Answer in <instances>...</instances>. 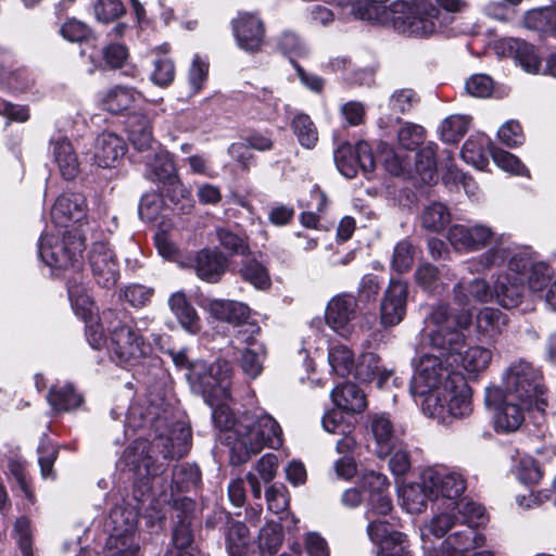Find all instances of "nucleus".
<instances>
[{
  "label": "nucleus",
  "instance_id": "nucleus-54",
  "mask_svg": "<svg viewBox=\"0 0 556 556\" xmlns=\"http://www.w3.org/2000/svg\"><path fill=\"white\" fill-rule=\"evenodd\" d=\"M450 219L447 207L437 202L428 205L421 216L422 226L432 231L442 230Z\"/></svg>",
  "mask_w": 556,
  "mask_h": 556
},
{
  "label": "nucleus",
  "instance_id": "nucleus-44",
  "mask_svg": "<svg viewBox=\"0 0 556 556\" xmlns=\"http://www.w3.org/2000/svg\"><path fill=\"white\" fill-rule=\"evenodd\" d=\"M291 128L303 148H315L318 141V130L308 115L296 114L292 119Z\"/></svg>",
  "mask_w": 556,
  "mask_h": 556
},
{
  "label": "nucleus",
  "instance_id": "nucleus-29",
  "mask_svg": "<svg viewBox=\"0 0 556 556\" xmlns=\"http://www.w3.org/2000/svg\"><path fill=\"white\" fill-rule=\"evenodd\" d=\"M227 268V258L222 252L203 249L194 260L197 276L203 281L216 283L220 280Z\"/></svg>",
  "mask_w": 556,
  "mask_h": 556
},
{
  "label": "nucleus",
  "instance_id": "nucleus-15",
  "mask_svg": "<svg viewBox=\"0 0 556 556\" xmlns=\"http://www.w3.org/2000/svg\"><path fill=\"white\" fill-rule=\"evenodd\" d=\"M124 514L125 510L121 507L114 508L110 514L115 527L106 540L104 556H140L139 540L134 531L135 518L129 511L123 528L118 523V518Z\"/></svg>",
  "mask_w": 556,
  "mask_h": 556
},
{
  "label": "nucleus",
  "instance_id": "nucleus-51",
  "mask_svg": "<svg viewBox=\"0 0 556 556\" xmlns=\"http://www.w3.org/2000/svg\"><path fill=\"white\" fill-rule=\"evenodd\" d=\"M116 312L105 311L99 317L100 323H93L92 319L86 323V337L93 349H100L104 344V329L109 331L110 323H115Z\"/></svg>",
  "mask_w": 556,
  "mask_h": 556
},
{
  "label": "nucleus",
  "instance_id": "nucleus-61",
  "mask_svg": "<svg viewBox=\"0 0 556 556\" xmlns=\"http://www.w3.org/2000/svg\"><path fill=\"white\" fill-rule=\"evenodd\" d=\"M265 497L268 510L274 514H281L289 506V493L281 483L270 485L265 492Z\"/></svg>",
  "mask_w": 556,
  "mask_h": 556
},
{
  "label": "nucleus",
  "instance_id": "nucleus-36",
  "mask_svg": "<svg viewBox=\"0 0 556 556\" xmlns=\"http://www.w3.org/2000/svg\"><path fill=\"white\" fill-rule=\"evenodd\" d=\"M455 299L457 303L464 307L473 303H488L493 298V287L491 288L485 279L476 278L467 286L457 283L454 288Z\"/></svg>",
  "mask_w": 556,
  "mask_h": 556
},
{
  "label": "nucleus",
  "instance_id": "nucleus-28",
  "mask_svg": "<svg viewBox=\"0 0 556 556\" xmlns=\"http://www.w3.org/2000/svg\"><path fill=\"white\" fill-rule=\"evenodd\" d=\"M387 0H352L349 5L352 7V13L355 17L375 22L383 25H390L395 28L394 2L387 7Z\"/></svg>",
  "mask_w": 556,
  "mask_h": 556
},
{
  "label": "nucleus",
  "instance_id": "nucleus-38",
  "mask_svg": "<svg viewBox=\"0 0 556 556\" xmlns=\"http://www.w3.org/2000/svg\"><path fill=\"white\" fill-rule=\"evenodd\" d=\"M509 54H513L520 66L529 74H538L541 68V58L533 45L523 40L509 38L504 41Z\"/></svg>",
  "mask_w": 556,
  "mask_h": 556
},
{
  "label": "nucleus",
  "instance_id": "nucleus-8",
  "mask_svg": "<svg viewBox=\"0 0 556 556\" xmlns=\"http://www.w3.org/2000/svg\"><path fill=\"white\" fill-rule=\"evenodd\" d=\"M231 375L230 363L217 359L212 364L192 362L186 377L192 392L202 395L210 406H214L217 401L228 400Z\"/></svg>",
  "mask_w": 556,
  "mask_h": 556
},
{
  "label": "nucleus",
  "instance_id": "nucleus-12",
  "mask_svg": "<svg viewBox=\"0 0 556 556\" xmlns=\"http://www.w3.org/2000/svg\"><path fill=\"white\" fill-rule=\"evenodd\" d=\"M455 372L448 370L442 359L433 354H422L415 365L410 391L414 395L426 396L443 389Z\"/></svg>",
  "mask_w": 556,
  "mask_h": 556
},
{
  "label": "nucleus",
  "instance_id": "nucleus-48",
  "mask_svg": "<svg viewBox=\"0 0 556 556\" xmlns=\"http://www.w3.org/2000/svg\"><path fill=\"white\" fill-rule=\"evenodd\" d=\"M265 358L266 349L264 345L245 348L241 354L240 366L249 378L255 379L264 369Z\"/></svg>",
  "mask_w": 556,
  "mask_h": 556
},
{
  "label": "nucleus",
  "instance_id": "nucleus-18",
  "mask_svg": "<svg viewBox=\"0 0 556 556\" xmlns=\"http://www.w3.org/2000/svg\"><path fill=\"white\" fill-rule=\"evenodd\" d=\"M374 516L368 520L367 534L372 543L379 546L378 556H402L408 551L406 535L392 530L391 526Z\"/></svg>",
  "mask_w": 556,
  "mask_h": 556
},
{
  "label": "nucleus",
  "instance_id": "nucleus-50",
  "mask_svg": "<svg viewBox=\"0 0 556 556\" xmlns=\"http://www.w3.org/2000/svg\"><path fill=\"white\" fill-rule=\"evenodd\" d=\"M378 157L386 170L394 176L401 175L408 165L406 155L402 152L395 151L386 142H380L378 144Z\"/></svg>",
  "mask_w": 556,
  "mask_h": 556
},
{
  "label": "nucleus",
  "instance_id": "nucleus-37",
  "mask_svg": "<svg viewBox=\"0 0 556 556\" xmlns=\"http://www.w3.org/2000/svg\"><path fill=\"white\" fill-rule=\"evenodd\" d=\"M355 377L364 382L377 379V387L382 389L387 386L392 371L380 368V358L372 352L363 353L354 366Z\"/></svg>",
  "mask_w": 556,
  "mask_h": 556
},
{
  "label": "nucleus",
  "instance_id": "nucleus-46",
  "mask_svg": "<svg viewBox=\"0 0 556 556\" xmlns=\"http://www.w3.org/2000/svg\"><path fill=\"white\" fill-rule=\"evenodd\" d=\"M328 363L331 371L341 377L350 375L355 366L353 352L343 344L329 349Z\"/></svg>",
  "mask_w": 556,
  "mask_h": 556
},
{
  "label": "nucleus",
  "instance_id": "nucleus-42",
  "mask_svg": "<svg viewBox=\"0 0 556 556\" xmlns=\"http://www.w3.org/2000/svg\"><path fill=\"white\" fill-rule=\"evenodd\" d=\"M506 315L493 307H484L476 317L477 331L485 337L493 338L501 333L506 325Z\"/></svg>",
  "mask_w": 556,
  "mask_h": 556
},
{
  "label": "nucleus",
  "instance_id": "nucleus-32",
  "mask_svg": "<svg viewBox=\"0 0 556 556\" xmlns=\"http://www.w3.org/2000/svg\"><path fill=\"white\" fill-rule=\"evenodd\" d=\"M168 305L185 331L190 334H198L201 331V319L184 292L173 293Z\"/></svg>",
  "mask_w": 556,
  "mask_h": 556
},
{
  "label": "nucleus",
  "instance_id": "nucleus-5",
  "mask_svg": "<svg viewBox=\"0 0 556 556\" xmlns=\"http://www.w3.org/2000/svg\"><path fill=\"white\" fill-rule=\"evenodd\" d=\"M226 401L215 402L212 416L216 428L223 433L220 440L230 448V460L233 465L248 462L265 446H281V428L270 415L248 413L235 419Z\"/></svg>",
  "mask_w": 556,
  "mask_h": 556
},
{
  "label": "nucleus",
  "instance_id": "nucleus-59",
  "mask_svg": "<svg viewBox=\"0 0 556 556\" xmlns=\"http://www.w3.org/2000/svg\"><path fill=\"white\" fill-rule=\"evenodd\" d=\"M425 139V129L416 124L405 122L397 131L399 146L404 150L413 151Z\"/></svg>",
  "mask_w": 556,
  "mask_h": 556
},
{
  "label": "nucleus",
  "instance_id": "nucleus-40",
  "mask_svg": "<svg viewBox=\"0 0 556 556\" xmlns=\"http://www.w3.org/2000/svg\"><path fill=\"white\" fill-rule=\"evenodd\" d=\"M403 508L409 514H420L427 508L428 501H434L430 491L419 483H409L402 488L400 493Z\"/></svg>",
  "mask_w": 556,
  "mask_h": 556
},
{
  "label": "nucleus",
  "instance_id": "nucleus-9",
  "mask_svg": "<svg viewBox=\"0 0 556 556\" xmlns=\"http://www.w3.org/2000/svg\"><path fill=\"white\" fill-rule=\"evenodd\" d=\"M395 28L397 33L425 38L441 29L439 9L431 0H414L413 3L394 2Z\"/></svg>",
  "mask_w": 556,
  "mask_h": 556
},
{
  "label": "nucleus",
  "instance_id": "nucleus-20",
  "mask_svg": "<svg viewBox=\"0 0 556 556\" xmlns=\"http://www.w3.org/2000/svg\"><path fill=\"white\" fill-rule=\"evenodd\" d=\"M86 199L81 193L65 192L54 202L51 219L56 227L64 230L76 229L75 225L86 218Z\"/></svg>",
  "mask_w": 556,
  "mask_h": 556
},
{
  "label": "nucleus",
  "instance_id": "nucleus-56",
  "mask_svg": "<svg viewBox=\"0 0 556 556\" xmlns=\"http://www.w3.org/2000/svg\"><path fill=\"white\" fill-rule=\"evenodd\" d=\"M494 163L503 170L515 175H527L528 170L521 161L513 153L502 150L500 148H492L490 150Z\"/></svg>",
  "mask_w": 556,
  "mask_h": 556
},
{
  "label": "nucleus",
  "instance_id": "nucleus-58",
  "mask_svg": "<svg viewBox=\"0 0 556 556\" xmlns=\"http://www.w3.org/2000/svg\"><path fill=\"white\" fill-rule=\"evenodd\" d=\"M416 282L426 291L434 292L446 285L439 269L430 264L419 266L415 273Z\"/></svg>",
  "mask_w": 556,
  "mask_h": 556
},
{
  "label": "nucleus",
  "instance_id": "nucleus-39",
  "mask_svg": "<svg viewBox=\"0 0 556 556\" xmlns=\"http://www.w3.org/2000/svg\"><path fill=\"white\" fill-rule=\"evenodd\" d=\"M492 148L494 147L488 137L483 135L473 136L466 140L460 155L466 163L478 169H483L488 165V155Z\"/></svg>",
  "mask_w": 556,
  "mask_h": 556
},
{
  "label": "nucleus",
  "instance_id": "nucleus-31",
  "mask_svg": "<svg viewBox=\"0 0 556 556\" xmlns=\"http://www.w3.org/2000/svg\"><path fill=\"white\" fill-rule=\"evenodd\" d=\"M330 397L336 407L346 414L362 413L367 406L365 393L352 382L338 384Z\"/></svg>",
  "mask_w": 556,
  "mask_h": 556
},
{
  "label": "nucleus",
  "instance_id": "nucleus-6",
  "mask_svg": "<svg viewBox=\"0 0 556 556\" xmlns=\"http://www.w3.org/2000/svg\"><path fill=\"white\" fill-rule=\"evenodd\" d=\"M505 262L509 270L520 275L523 280L527 276L528 286L532 292H543L546 289L545 294H547L556 278V267L544 261L534 260L527 250L511 251L504 245H495L477 260H472L469 263V269L471 271L489 270ZM544 298L546 299V295Z\"/></svg>",
  "mask_w": 556,
  "mask_h": 556
},
{
  "label": "nucleus",
  "instance_id": "nucleus-13",
  "mask_svg": "<svg viewBox=\"0 0 556 556\" xmlns=\"http://www.w3.org/2000/svg\"><path fill=\"white\" fill-rule=\"evenodd\" d=\"M358 303L350 293H340L332 296L325 311V320L331 330L338 336L349 339L356 330Z\"/></svg>",
  "mask_w": 556,
  "mask_h": 556
},
{
  "label": "nucleus",
  "instance_id": "nucleus-62",
  "mask_svg": "<svg viewBox=\"0 0 556 556\" xmlns=\"http://www.w3.org/2000/svg\"><path fill=\"white\" fill-rule=\"evenodd\" d=\"M494 88L493 79L485 74H475L465 83L466 92L475 98H488Z\"/></svg>",
  "mask_w": 556,
  "mask_h": 556
},
{
  "label": "nucleus",
  "instance_id": "nucleus-21",
  "mask_svg": "<svg viewBox=\"0 0 556 556\" xmlns=\"http://www.w3.org/2000/svg\"><path fill=\"white\" fill-rule=\"evenodd\" d=\"M147 176L164 185H168L174 193L190 194L180 182L170 153L164 150L152 151L146 156Z\"/></svg>",
  "mask_w": 556,
  "mask_h": 556
},
{
  "label": "nucleus",
  "instance_id": "nucleus-26",
  "mask_svg": "<svg viewBox=\"0 0 556 556\" xmlns=\"http://www.w3.org/2000/svg\"><path fill=\"white\" fill-rule=\"evenodd\" d=\"M233 33L238 46L248 52L260 50L264 42L263 23L253 14H240L233 22Z\"/></svg>",
  "mask_w": 556,
  "mask_h": 556
},
{
  "label": "nucleus",
  "instance_id": "nucleus-47",
  "mask_svg": "<svg viewBox=\"0 0 556 556\" xmlns=\"http://www.w3.org/2000/svg\"><path fill=\"white\" fill-rule=\"evenodd\" d=\"M67 291L76 315L85 321L92 319L94 304L87 289L80 285L70 283Z\"/></svg>",
  "mask_w": 556,
  "mask_h": 556
},
{
  "label": "nucleus",
  "instance_id": "nucleus-64",
  "mask_svg": "<svg viewBox=\"0 0 556 556\" xmlns=\"http://www.w3.org/2000/svg\"><path fill=\"white\" fill-rule=\"evenodd\" d=\"M414 262V248L407 240L399 242L393 251L392 267L397 273L407 271Z\"/></svg>",
  "mask_w": 556,
  "mask_h": 556
},
{
  "label": "nucleus",
  "instance_id": "nucleus-55",
  "mask_svg": "<svg viewBox=\"0 0 556 556\" xmlns=\"http://www.w3.org/2000/svg\"><path fill=\"white\" fill-rule=\"evenodd\" d=\"M435 170V151L433 146L428 144L416 153V172L425 182L431 184L434 181Z\"/></svg>",
  "mask_w": 556,
  "mask_h": 556
},
{
  "label": "nucleus",
  "instance_id": "nucleus-33",
  "mask_svg": "<svg viewBox=\"0 0 556 556\" xmlns=\"http://www.w3.org/2000/svg\"><path fill=\"white\" fill-rule=\"evenodd\" d=\"M142 100L143 97L140 92L125 86H115L104 92L101 98L103 108L114 114L127 111Z\"/></svg>",
  "mask_w": 556,
  "mask_h": 556
},
{
  "label": "nucleus",
  "instance_id": "nucleus-45",
  "mask_svg": "<svg viewBox=\"0 0 556 556\" xmlns=\"http://www.w3.org/2000/svg\"><path fill=\"white\" fill-rule=\"evenodd\" d=\"M240 275L256 289H267L270 277L267 267L254 257H248L241 265Z\"/></svg>",
  "mask_w": 556,
  "mask_h": 556
},
{
  "label": "nucleus",
  "instance_id": "nucleus-24",
  "mask_svg": "<svg viewBox=\"0 0 556 556\" xmlns=\"http://www.w3.org/2000/svg\"><path fill=\"white\" fill-rule=\"evenodd\" d=\"M525 294V283L520 275L510 271L497 274L493 280V298L502 307H517Z\"/></svg>",
  "mask_w": 556,
  "mask_h": 556
},
{
  "label": "nucleus",
  "instance_id": "nucleus-49",
  "mask_svg": "<svg viewBox=\"0 0 556 556\" xmlns=\"http://www.w3.org/2000/svg\"><path fill=\"white\" fill-rule=\"evenodd\" d=\"M471 118L468 115H451L441 124V137L445 142L456 143L468 131Z\"/></svg>",
  "mask_w": 556,
  "mask_h": 556
},
{
  "label": "nucleus",
  "instance_id": "nucleus-4",
  "mask_svg": "<svg viewBox=\"0 0 556 556\" xmlns=\"http://www.w3.org/2000/svg\"><path fill=\"white\" fill-rule=\"evenodd\" d=\"M471 325V314L463 309L458 314L445 304L432 306L425 317L422 334L430 345L453 359L469 378H477L490 366L493 353L489 348L471 345L462 351L466 336L464 330Z\"/></svg>",
  "mask_w": 556,
  "mask_h": 556
},
{
  "label": "nucleus",
  "instance_id": "nucleus-25",
  "mask_svg": "<svg viewBox=\"0 0 556 556\" xmlns=\"http://www.w3.org/2000/svg\"><path fill=\"white\" fill-rule=\"evenodd\" d=\"M127 146L125 140L111 131L101 132L93 144L92 157L99 167H114L125 155Z\"/></svg>",
  "mask_w": 556,
  "mask_h": 556
},
{
  "label": "nucleus",
  "instance_id": "nucleus-14",
  "mask_svg": "<svg viewBox=\"0 0 556 556\" xmlns=\"http://www.w3.org/2000/svg\"><path fill=\"white\" fill-rule=\"evenodd\" d=\"M333 159L338 170L346 178H354L358 169L368 176L376 168L371 149L365 141H359L354 147L343 142L336 149Z\"/></svg>",
  "mask_w": 556,
  "mask_h": 556
},
{
  "label": "nucleus",
  "instance_id": "nucleus-17",
  "mask_svg": "<svg viewBox=\"0 0 556 556\" xmlns=\"http://www.w3.org/2000/svg\"><path fill=\"white\" fill-rule=\"evenodd\" d=\"M362 488L368 493L365 518L387 516L392 510V501L388 493L390 483L387 476L374 470L365 471L361 479Z\"/></svg>",
  "mask_w": 556,
  "mask_h": 556
},
{
  "label": "nucleus",
  "instance_id": "nucleus-43",
  "mask_svg": "<svg viewBox=\"0 0 556 556\" xmlns=\"http://www.w3.org/2000/svg\"><path fill=\"white\" fill-rule=\"evenodd\" d=\"M174 547L168 549L164 556H202L192 545V533L188 523L179 522L173 532Z\"/></svg>",
  "mask_w": 556,
  "mask_h": 556
},
{
  "label": "nucleus",
  "instance_id": "nucleus-34",
  "mask_svg": "<svg viewBox=\"0 0 556 556\" xmlns=\"http://www.w3.org/2000/svg\"><path fill=\"white\" fill-rule=\"evenodd\" d=\"M128 137L134 148L139 151L152 150L154 144L152 126L147 113H135L127 121Z\"/></svg>",
  "mask_w": 556,
  "mask_h": 556
},
{
  "label": "nucleus",
  "instance_id": "nucleus-41",
  "mask_svg": "<svg viewBox=\"0 0 556 556\" xmlns=\"http://www.w3.org/2000/svg\"><path fill=\"white\" fill-rule=\"evenodd\" d=\"M48 401L56 412H70L78 408L83 404V396L74 390L71 383L53 387Z\"/></svg>",
  "mask_w": 556,
  "mask_h": 556
},
{
  "label": "nucleus",
  "instance_id": "nucleus-22",
  "mask_svg": "<svg viewBox=\"0 0 556 556\" xmlns=\"http://www.w3.org/2000/svg\"><path fill=\"white\" fill-rule=\"evenodd\" d=\"M408 289L400 280H391L380 305V323L383 327L399 325L406 315Z\"/></svg>",
  "mask_w": 556,
  "mask_h": 556
},
{
  "label": "nucleus",
  "instance_id": "nucleus-3",
  "mask_svg": "<svg viewBox=\"0 0 556 556\" xmlns=\"http://www.w3.org/2000/svg\"><path fill=\"white\" fill-rule=\"evenodd\" d=\"M484 405L492 413L497 431L518 430L526 410L543 414L547 407L542 371L525 358L510 362L501 374V384L485 387Z\"/></svg>",
  "mask_w": 556,
  "mask_h": 556
},
{
  "label": "nucleus",
  "instance_id": "nucleus-52",
  "mask_svg": "<svg viewBox=\"0 0 556 556\" xmlns=\"http://www.w3.org/2000/svg\"><path fill=\"white\" fill-rule=\"evenodd\" d=\"M516 478L523 484H538L543 478V470L538 462L531 456H522L514 468Z\"/></svg>",
  "mask_w": 556,
  "mask_h": 556
},
{
  "label": "nucleus",
  "instance_id": "nucleus-30",
  "mask_svg": "<svg viewBox=\"0 0 556 556\" xmlns=\"http://www.w3.org/2000/svg\"><path fill=\"white\" fill-rule=\"evenodd\" d=\"M201 480L200 470L195 465L180 464L173 470L172 485L169 492L164 491L160 494L159 502L170 504L175 502V495L179 492L189 491L195 488Z\"/></svg>",
  "mask_w": 556,
  "mask_h": 556
},
{
  "label": "nucleus",
  "instance_id": "nucleus-19",
  "mask_svg": "<svg viewBox=\"0 0 556 556\" xmlns=\"http://www.w3.org/2000/svg\"><path fill=\"white\" fill-rule=\"evenodd\" d=\"M367 432L374 441V453L380 459L387 458L401 441L395 426L387 413L369 414Z\"/></svg>",
  "mask_w": 556,
  "mask_h": 556
},
{
  "label": "nucleus",
  "instance_id": "nucleus-27",
  "mask_svg": "<svg viewBox=\"0 0 556 556\" xmlns=\"http://www.w3.org/2000/svg\"><path fill=\"white\" fill-rule=\"evenodd\" d=\"M202 307L211 317L220 321H226L232 326L240 325L248 320L251 313L250 307L247 304L233 300H205Z\"/></svg>",
  "mask_w": 556,
  "mask_h": 556
},
{
  "label": "nucleus",
  "instance_id": "nucleus-2",
  "mask_svg": "<svg viewBox=\"0 0 556 556\" xmlns=\"http://www.w3.org/2000/svg\"><path fill=\"white\" fill-rule=\"evenodd\" d=\"M127 426L132 429L150 427L152 441L137 439L125 451V464L147 491L154 495L151 478L164 472L166 460L185 456L191 445V430L182 421L168 425V409L163 403L150 402L149 406L136 403L129 407Z\"/></svg>",
  "mask_w": 556,
  "mask_h": 556
},
{
  "label": "nucleus",
  "instance_id": "nucleus-53",
  "mask_svg": "<svg viewBox=\"0 0 556 556\" xmlns=\"http://www.w3.org/2000/svg\"><path fill=\"white\" fill-rule=\"evenodd\" d=\"M419 96L415 90L410 88H400L390 94L388 108L393 113L406 114L419 103Z\"/></svg>",
  "mask_w": 556,
  "mask_h": 556
},
{
  "label": "nucleus",
  "instance_id": "nucleus-35",
  "mask_svg": "<svg viewBox=\"0 0 556 556\" xmlns=\"http://www.w3.org/2000/svg\"><path fill=\"white\" fill-rule=\"evenodd\" d=\"M50 147L62 176L67 180L73 179L78 174L79 163L71 141L60 137L53 139Z\"/></svg>",
  "mask_w": 556,
  "mask_h": 556
},
{
  "label": "nucleus",
  "instance_id": "nucleus-16",
  "mask_svg": "<svg viewBox=\"0 0 556 556\" xmlns=\"http://www.w3.org/2000/svg\"><path fill=\"white\" fill-rule=\"evenodd\" d=\"M89 265L96 282L105 289H112L119 278V264L115 252L105 241L92 243Z\"/></svg>",
  "mask_w": 556,
  "mask_h": 556
},
{
  "label": "nucleus",
  "instance_id": "nucleus-57",
  "mask_svg": "<svg viewBox=\"0 0 556 556\" xmlns=\"http://www.w3.org/2000/svg\"><path fill=\"white\" fill-rule=\"evenodd\" d=\"M250 540L249 529L240 521L229 523L227 532L228 549L232 556L240 555Z\"/></svg>",
  "mask_w": 556,
  "mask_h": 556
},
{
  "label": "nucleus",
  "instance_id": "nucleus-7",
  "mask_svg": "<svg viewBox=\"0 0 556 556\" xmlns=\"http://www.w3.org/2000/svg\"><path fill=\"white\" fill-rule=\"evenodd\" d=\"M425 415L444 421L447 417L464 418L471 414V389L462 374H454L450 380L424 399Z\"/></svg>",
  "mask_w": 556,
  "mask_h": 556
},
{
  "label": "nucleus",
  "instance_id": "nucleus-11",
  "mask_svg": "<svg viewBox=\"0 0 556 556\" xmlns=\"http://www.w3.org/2000/svg\"><path fill=\"white\" fill-rule=\"evenodd\" d=\"M85 249V238L78 229L45 233L39 240V256L45 264L66 268L78 262Z\"/></svg>",
  "mask_w": 556,
  "mask_h": 556
},
{
  "label": "nucleus",
  "instance_id": "nucleus-1",
  "mask_svg": "<svg viewBox=\"0 0 556 556\" xmlns=\"http://www.w3.org/2000/svg\"><path fill=\"white\" fill-rule=\"evenodd\" d=\"M421 480L434 500L451 501L420 527L422 548L429 556H494L485 535L478 529L484 508L472 501H458L466 490L464 475L444 466L421 471Z\"/></svg>",
  "mask_w": 556,
  "mask_h": 556
},
{
  "label": "nucleus",
  "instance_id": "nucleus-63",
  "mask_svg": "<svg viewBox=\"0 0 556 556\" xmlns=\"http://www.w3.org/2000/svg\"><path fill=\"white\" fill-rule=\"evenodd\" d=\"M258 540L262 548L269 553L276 552L283 540L281 526L277 522H268L261 529Z\"/></svg>",
  "mask_w": 556,
  "mask_h": 556
},
{
  "label": "nucleus",
  "instance_id": "nucleus-60",
  "mask_svg": "<svg viewBox=\"0 0 556 556\" xmlns=\"http://www.w3.org/2000/svg\"><path fill=\"white\" fill-rule=\"evenodd\" d=\"M154 290L139 283H132L125 287L121 292V298L132 307H143L151 302Z\"/></svg>",
  "mask_w": 556,
  "mask_h": 556
},
{
  "label": "nucleus",
  "instance_id": "nucleus-23",
  "mask_svg": "<svg viewBox=\"0 0 556 556\" xmlns=\"http://www.w3.org/2000/svg\"><path fill=\"white\" fill-rule=\"evenodd\" d=\"M493 236V230L483 224H456L448 229L447 239L456 250L477 251L484 248Z\"/></svg>",
  "mask_w": 556,
  "mask_h": 556
},
{
  "label": "nucleus",
  "instance_id": "nucleus-10",
  "mask_svg": "<svg viewBox=\"0 0 556 556\" xmlns=\"http://www.w3.org/2000/svg\"><path fill=\"white\" fill-rule=\"evenodd\" d=\"M110 351L112 358L121 365L134 366L150 352V344L140 331L126 320V314H116L115 323H110Z\"/></svg>",
  "mask_w": 556,
  "mask_h": 556
}]
</instances>
